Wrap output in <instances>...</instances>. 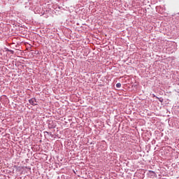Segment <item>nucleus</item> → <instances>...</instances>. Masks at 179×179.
<instances>
[{"label":"nucleus","instance_id":"1","mask_svg":"<svg viewBox=\"0 0 179 179\" xmlns=\"http://www.w3.org/2000/svg\"><path fill=\"white\" fill-rule=\"evenodd\" d=\"M29 101L32 106H37V101H36V99L32 98L29 99Z\"/></svg>","mask_w":179,"mask_h":179},{"label":"nucleus","instance_id":"2","mask_svg":"<svg viewBox=\"0 0 179 179\" xmlns=\"http://www.w3.org/2000/svg\"><path fill=\"white\" fill-rule=\"evenodd\" d=\"M116 87L120 88L121 87V83H118L116 84Z\"/></svg>","mask_w":179,"mask_h":179}]
</instances>
